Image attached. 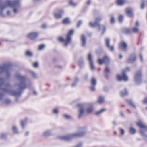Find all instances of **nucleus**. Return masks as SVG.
I'll use <instances>...</instances> for the list:
<instances>
[{
    "mask_svg": "<svg viewBox=\"0 0 147 147\" xmlns=\"http://www.w3.org/2000/svg\"><path fill=\"white\" fill-rule=\"evenodd\" d=\"M119 49L124 52H126L127 50V45L124 41H122L119 45Z\"/></svg>",
    "mask_w": 147,
    "mask_h": 147,
    "instance_id": "9d476101",
    "label": "nucleus"
},
{
    "mask_svg": "<svg viewBox=\"0 0 147 147\" xmlns=\"http://www.w3.org/2000/svg\"><path fill=\"white\" fill-rule=\"evenodd\" d=\"M28 119L26 118L24 120H21V125L22 128H24L25 127L26 124V123Z\"/></svg>",
    "mask_w": 147,
    "mask_h": 147,
    "instance_id": "a878e982",
    "label": "nucleus"
},
{
    "mask_svg": "<svg viewBox=\"0 0 147 147\" xmlns=\"http://www.w3.org/2000/svg\"><path fill=\"white\" fill-rule=\"evenodd\" d=\"M63 22L64 24H69L70 23V21L68 18H66L63 21Z\"/></svg>",
    "mask_w": 147,
    "mask_h": 147,
    "instance_id": "c756f323",
    "label": "nucleus"
},
{
    "mask_svg": "<svg viewBox=\"0 0 147 147\" xmlns=\"http://www.w3.org/2000/svg\"><path fill=\"white\" fill-rule=\"evenodd\" d=\"M143 103L144 104H147V97H146L143 101Z\"/></svg>",
    "mask_w": 147,
    "mask_h": 147,
    "instance_id": "5fc2aeb1",
    "label": "nucleus"
},
{
    "mask_svg": "<svg viewBox=\"0 0 147 147\" xmlns=\"http://www.w3.org/2000/svg\"><path fill=\"white\" fill-rule=\"evenodd\" d=\"M11 102V100L9 98H7L5 99L4 103L6 104H9Z\"/></svg>",
    "mask_w": 147,
    "mask_h": 147,
    "instance_id": "72a5a7b5",
    "label": "nucleus"
},
{
    "mask_svg": "<svg viewBox=\"0 0 147 147\" xmlns=\"http://www.w3.org/2000/svg\"><path fill=\"white\" fill-rule=\"evenodd\" d=\"M91 86L90 87V89L91 91H94L95 90V86L96 84V81L95 78H93L91 80Z\"/></svg>",
    "mask_w": 147,
    "mask_h": 147,
    "instance_id": "f8f14e48",
    "label": "nucleus"
},
{
    "mask_svg": "<svg viewBox=\"0 0 147 147\" xmlns=\"http://www.w3.org/2000/svg\"><path fill=\"white\" fill-rule=\"evenodd\" d=\"M6 3L9 6L13 8L14 13H17L18 9L20 7V1L19 0H15L13 2L7 1Z\"/></svg>",
    "mask_w": 147,
    "mask_h": 147,
    "instance_id": "423d86ee",
    "label": "nucleus"
},
{
    "mask_svg": "<svg viewBox=\"0 0 147 147\" xmlns=\"http://www.w3.org/2000/svg\"><path fill=\"white\" fill-rule=\"evenodd\" d=\"M88 59L90 65V69L92 71H93L95 69V67L93 65V62L92 59V57L90 53H88Z\"/></svg>",
    "mask_w": 147,
    "mask_h": 147,
    "instance_id": "1a4fd4ad",
    "label": "nucleus"
},
{
    "mask_svg": "<svg viewBox=\"0 0 147 147\" xmlns=\"http://www.w3.org/2000/svg\"><path fill=\"white\" fill-rule=\"evenodd\" d=\"M59 13H54V16L57 19L61 18L62 15L64 13V11L62 9L58 10Z\"/></svg>",
    "mask_w": 147,
    "mask_h": 147,
    "instance_id": "ddd939ff",
    "label": "nucleus"
},
{
    "mask_svg": "<svg viewBox=\"0 0 147 147\" xmlns=\"http://www.w3.org/2000/svg\"><path fill=\"white\" fill-rule=\"evenodd\" d=\"M26 55L28 56H32L33 55L32 53L30 51H27L26 52Z\"/></svg>",
    "mask_w": 147,
    "mask_h": 147,
    "instance_id": "e433bc0d",
    "label": "nucleus"
},
{
    "mask_svg": "<svg viewBox=\"0 0 147 147\" xmlns=\"http://www.w3.org/2000/svg\"><path fill=\"white\" fill-rule=\"evenodd\" d=\"M110 72V69L108 66H106L104 70V74L106 78H107L109 76Z\"/></svg>",
    "mask_w": 147,
    "mask_h": 147,
    "instance_id": "412c9836",
    "label": "nucleus"
},
{
    "mask_svg": "<svg viewBox=\"0 0 147 147\" xmlns=\"http://www.w3.org/2000/svg\"><path fill=\"white\" fill-rule=\"evenodd\" d=\"M123 16L121 15H120L118 18L119 21V22L121 23L123 21Z\"/></svg>",
    "mask_w": 147,
    "mask_h": 147,
    "instance_id": "ea45409f",
    "label": "nucleus"
},
{
    "mask_svg": "<svg viewBox=\"0 0 147 147\" xmlns=\"http://www.w3.org/2000/svg\"><path fill=\"white\" fill-rule=\"evenodd\" d=\"M39 66L38 63V62H35L33 64V66L34 67H37Z\"/></svg>",
    "mask_w": 147,
    "mask_h": 147,
    "instance_id": "3c124183",
    "label": "nucleus"
},
{
    "mask_svg": "<svg viewBox=\"0 0 147 147\" xmlns=\"http://www.w3.org/2000/svg\"><path fill=\"white\" fill-rule=\"evenodd\" d=\"M110 22L111 24H113L115 22V19L114 17L113 16H111Z\"/></svg>",
    "mask_w": 147,
    "mask_h": 147,
    "instance_id": "09e8293b",
    "label": "nucleus"
},
{
    "mask_svg": "<svg viewBox=\"0 0 147 147\" xmlns=\"http://www.w3.org/2000/svg\"><path fill=\"white\" fill-rule=\"evenodd\" d=\"M51 134V132L49 131H44L42 134V136H47Z\"/></svg>",
    "mask_w": 147,
    "mask_h": 147,
    "instance_id": "bb28decb",
    "label": "nucleus"
},
{
    "mask_svg": "<svg viewBox=\"0 0 147 147\" xmlns=\"http://www.w3.org/2000/svg\"><path fill=\"white\" fill-rule=\"evenodd\" d=\"M80 130V131L61 136L59 137V138L62 140L69 141L74 138L82 137L86 134L87 131L86 129L84 127L81 128Z\"/></svg>",
    "mask_w": 147,
    "mask_h": 147,
    "instance_id": "f257e3e1",
    "label": "nucleus"
},
{
    "mask_svg": "<svg viewBox=\"0 0 147 147\" xmlns=\"http://www.w3.org/2000/svg\"><path fill=\"white\" fill-rule=\"evenodd\" d=\"M132 31L134 33H137L138 32L139 30L137 28L134 27L133 28Z\"/></svg>",
    "mask_w": 147,
    "mask_h": 147,
    "instance_id": "4c0bfd02",
    "label": "nucleus"
},
{
    "mask_svg": "<svg viewBox=\"0 0 147 147\" xmlns=\"http://www.w3.org/2000/svg\"><path fill=\"white\" fill-rule=\"evenodd\" d=\"M128 94L127 90L126 88L124 89V91H121L120 92L121 95L122 97L128 95Z\"/></svg>",
    "mask_w": 147,
    "mask_h": 147,
    "instance_id": "393cba45",
    "label": "nucleus"
},
{
    "mask_svg": "<svg viewBox=\"0 0 147 147\" xmlns=\"http://www.w3.org/2000/svg\"><path fill=\"white\" fill-rule=\"evenodd\" d=\"M41 27L42 28H43L44 29H45L47 28V25L46 24H44L42 25Z\"/></svg>",
    "mask_w": 147,
    "mask_h": 147,
    "instance_id": "4d7b16f0",
    "label": "nucleus"
},
{
    "mask_svg": "<svg viewBox=\"0 0 147 147\" xmlns=\"http://www.w3.org/2000/svg\"><path fill=\"white\" fill-rule=\"evenodd\" d=\"M69 4L74 6H75L76 5V4L74 3L72 0H71L70 1Z\"/></svg>",
    "mask_w": 147,
    "mask_h": 147,
    "instance_id": "864d4df0",
    "label": "nucleus"
},
{
    "mask_svg": "<svg viewBox=\"0 0 147 147\" xmlns=\"http://www.w3.org/2000/svg\"><path fill=\"white\" fill-rule=\"evenodd\" d=\"M102 19V18L100 17L96 18L94 22H90L89 23V26L92 27L97 26L98 31H99L101 30V27H102L103 28V30L101 33V35H102L104 34L106 30V28L105 25H102L101 26L99 24V22Z\"/></svg>",
    "mask_w": 147,
    "mask_h": 147,
    "instance_id": "7ed1b4c3",
    "label": "nucleus"
},
{
    "mask_svg": "<svg viewBox=\"0 0 147 147\" xmlns=\"http://www.w3.org/2000/svg\"><path fill=\"white\" fill-rule=\"evenodd\" d=\"M77 106L79 108V115L78 118L80 119L83 116L84 111L86 112L88 114L91 113L93 111V107L92 105H90L89 107L87 108L86 109L84 110V105L82 104H78Z\"/></svg>",
    "mask_w": 147,
    "mask_h": 147,
    "instance_id": "f03ea898",
    "label": "nucleus"
},
{
    "mask_svg": "<svg viewBox=\"0 0 147 147\" xmlns=\"http://www.w3.org/2000/svg\"><path fill=\"white\" fill-rule=\"evenodd\" d=\"M104 63L106 65H109L110 63V60L109 58L107 55H105L103 57Z\"/></svg>",
    "mask_w": 147,
    "mask_h": 147,
    "instance_id": "4be33fe9",
    "label": "nucleus"
},
{
    "mask_svg": "<svg viewBox=\"0 0 147 147\" xmlns=\"http://www.w3.org/2000/svg\"><path fill=\"white\" fill-rule=\"evenodd\" d=\"M125 0H117L116 3L119 5L121 6L125 3Z\"/></svg>",
    "mask_w": 147,
    "mask_h": 147,
    "instance_id": "b1692460",
    "label": "nucleus"
},
{
    "mask_svg": "<svg viewBox=\"0 0 147 147\" xmlns=\"http://www.w3.org/2000/svg\"><path fill=\"white\" fill-rule=\"evenodd\" d=\"M31 73L32 76L34 78V79H36L37 78V76H36V75L35 73L33 71H31Z\"/></svg>",
    "mask_w": 147,
    "mask_h": 147,
    "instance_id": "58836bf2",
    "label": "nucleus"
},
{
    "mask_svg": "<svg viewBox=\"0 0 147 147\" xmlns=\"http://www.w3.org/2000/svg\"><path fill=\"white\" fill-rule=\"evenodd\" d=\"M145 7L144 4V0H142V2L141 4V5L140 7V8L141 9H143Z\"/></svg>",
    "mask_w": 147,
    "mask_h": 147,
    "instance_id": "37998d69",
    "label": "nucleus"
},
{
    "mask_svg": "<svg viewBox=\"0 0 147 147\" xmlns=\"http://www.w3.org/2000/svg\"><path fill=\"white\" fill-rule=\"evenodd\" d=\"M78 64L80 68H83L85 65V63L83 59L81 57L80 58L78 61Z\"/></svg>",
    "mask_w": 147,
    "mask_h": 147,
    "instance_id": "f3484780",
    "label": "nucleus"
},
{
    "mask_svg": "<svg viewBox=\"0 0 147 147\" xmlns=\"http://www.w3.org/2000/svg\"><path fill=\"white\" fill-rule=\"evenodd\" d=\"M63 117H65L66 119H70L71 118V117L68 115H67L66 114H64L63 115Z\"/></svg>",
    "mask_w": 147,
    "mask_h": 147,
    "instance_id": "79ce46f5",
    "label": "nucleus"
},
{
    "mask_svg": "<svg viewBox=\"0 0 147 147\" xmlns=\"http://www.w3.org/2000/svg\"><path fill=\"white\" fill-rule=\"evenodd\" d=\"M7 136V135L5 133H3L1 134L0 136V138L1 139H5Z\"/></svg>",
    "mask_w": 147,
    "mask_h": 147,
    "instance_id": "f704fd0d",
    "label": "nucleus"
},
{
    "mask_svg": "<svg viewBox=\"0 0 147 147\" xmlns=\"http://www.w3.org/2000/svg\"><path fill=\"white\" fill-rule=\"evenodd\" d=\"M53 112L56 114L58 113L59 111L57 109H54L52 110Z\"/></svg>",
    "mask_w": 147,
    "mask_h": 147,
    "instance_id": "8fccbe9b",
    "label": "nucleus"
},
{
    "mask_svg": "<svg viewBox=\"0 0 147 147\" xmlns=\"http://www.w3.org/2000/svg\"><path fill=\"white\" fill-rule=\"evenodd\" d=\"M125 101H126L128 104L131 107L135 108L136 107V106L133 102L131 99H126Z\"/></svg>",
    "mask_w": 147,
    "mask_h": 147,
    "instance_id": "aec40b11",
    "label": "nucleus"
},
{
    "mask_svg": "<svg viewBox=\"0 0 147 147\" xmlns=\"http://www.w3.org/2000/svg\"><path fill=\"white\" fill-rule=\"evenodd\" d=\"M106 110L105 109H102L101 110L97 111L95 113V114L96 115H99L100 114H101Z\"/></svg>",
    "mask_w": 147,
    "mask_h": 147,
    "instance_id": "c85d7f7f",
    "label": "nucleus"
},
{
    "mask_svg": "<svg viewBox=\"0 0 147 147\" xmlns=\"http://www.w3.org/2000/svg\"><path fill=\"white\" fill-rule=\"evenodd\" d=\"M86 37L84 34L81 35V40L82 41L81 45L83 47H84L86 43Z\"/></svg>",
    "mask_w": 147,
    "mask_h": 147,
    "instance_id": "6ab92c4d",
    "label": "nucleus"
},
{
    "mask_svg": "<svg viewBox=\"0 0 147 147\" xmlns=\"http://www.w3.org/2000/svg\"><path fill=\"white\" fill-rule=\"evenodd\" d=\"M4 95L3 94L0 93V100H1Z\"/></svg>",
    "mask_w": 147,
    "mask_h": 147,
    "instance_id": "0e129e2a",
    "label": "nucleus"
},
{
    "mask_svg": "<svg viewBox=\"0 0 147 147\" xmlns=\"http://www.w3.org/2000/svg\"><path fill=\"white\" fill-rule=\"evenodd\" d=\"M102 52V50L101 49H98L96 51V53L98 55H100Z\"/></svg>",
    "mask_w": 147,
    "mask_h": 147,
    "instance_id": "de8ad7c7",
    "label": "nucleus"
},
{
    "mask_svg": "<svg viewBox=\"0 0 147 147\" xmlns=\"http://www.w3.org/2000/svg\"><path fill=\"white\" fill-rule=\"evenodd\" d=\"M120 133L121 134V135H123L125 133V131H124V130L123 129H122V128H120Z\"/></svg>",
    "mask_w": 147,
    "mask_h": 147,
    "instance_id": "603ef678",
    "label": "nucleus"
},
{
    "mask_svg": "<svg viewBox=\"0 0 147 147\" xmlns=\"http://www.w3.org/2000/svg\"><path fill=\"white\" fill-rule=\"evenodd\" d=\"M122 33L126 35H129L131 33V30L128 28H123L122 29Z\"/></svg>",
    "mask_w": 147,
    "mask_h": 147,
    "instance_id": "a211bd4d",
    "label": "nucleus"
},
{
    "mask_svg": "<svg viewBox=\"0 0 147 147\" xmlns=\"http://www.w3.org/2000/svg\"><path fill=\"white\" fill-rule=\"evenodd\" d=\"M105 45L107 48L111 52H113L114 50V46L110 45V39L109 38H105Z\"/></svg>",
    "mask_w": 147,
    "mask_h": 147,
    "instance_id": "6e6552de",
    "label": "nucleus"
},
{
    "mask_svg": "<svg viewBox=\"0 0 147 147\" xmlns=\"http://www.w3.org/2000/svg\"><path fill=\"white\" fill-rule=\"evenodd\" d=\"M79 79L78 77H76L75 78L74 82L77 83V82L79 81Z\"/></svg>",
    "mask_w": 147,
    "mask_h": 147,
    "instance_id": "6e6d98bb",
    "label": "nucleus"
},
{
    "mask_svg": "<svg viewBox=\"0 0 147 147\" xmlns=\"http://www.w3.org/2000/svg\"><path fill=\"white\" fill-rule=\"evenodd\" d=\"M142 70L139 69L137 70L135 73L134 76V82L137 85H140L142 82Z\"/></svg>",
    "mask_w": 147,
    "mask_h": 147,
    "instance_id": "0eeeda50",
    "label": "nucleus"
},
{
    "mask_svg": "<svg viewBox=\"0 0 147 147\" xmlns=\"http://www.w3.org/2000/svg\"><path fill=\"white\" fill-rule=\"evenodd\" d=\"M20 96V95L19 96H16V99H15V101L16 102H17L18 101V100H19L18 98L17 97H19Z\"/></svg>",
    "mask_w": 147,
    "mask_h": 147,
    "instance_id": "338daca9",
    "label": "nucleus"
},
{
    "mask_svg": "<svg viewBox=\"0 0 147 147\" xmlns=\"http://www.w3.org/2000/svg\"><path fill=\"white\" fill-rule=\"evenodd\" d=\"M98 62L99 64L101 65L103 64L104 63L103 59H102L100 58L98 59Z\"/></svg>",
    "mask_w": 147,
    "mask_h": 147,
    "instance_id": "a19ab883",
    "label": "nucleus"
},
{
    "mask_svg": "<svg viewBox=\"0 0 147 147\" xmlns=\"http://www.w3.org/2000/svg\"><path fill=\"white\" fill-rule=\"evenodd\" d=\"M104 91L106 92H108L109 91L108 88L107 87H105L104 88Z\"/></svg>",
    "mask_w": 147,
    "mask_h": 147,
    "instance_id": "e2e57ef3",
    "label": "nucleus"
},
{
    "mask_svg": "<svg viewBox=\"0 0 147 147\" xmlns=\"http://www.w3.org/2000/svg\"><path fill=\"white\" fill-rule=\"evenodd\" d=\"M120 114L121 117H125V115L122 111H121L120 112Z\"/></svg>",
    "mask_w": 147,
    "mask_h": 147,
    "instance_id": "052dcab7",
    "label": "nucleus"
},
{
    "mask_svg": "<svg viewBox=\"0 0 147 147\" xmlns=\"http://www.w3.org/2000/svg\"><path fill=\"white\" fill-rule=\"evenodd\" d=\"M139 24L138 21H136L135 24V26L136 27H138L139 26Z\"/></svg>",
    "mask_w": 147,
    "mask_h": 147,
    "instance_id": "69168bd1",
    "label": "nucleus"
},
{
    "mask_svg": "<svg viewBox=\"0 0 147 147\" xmlns=\"http://www.w3.org/2000/svg\"><path fill=\"white\" fill-rule=\"evenodd\" d=\"M58 40L59 41L61 42H64V41L65 40V39H64L62 37H60L58 38Z\"/></svg>",
    "mask_w": 147,
    "mask_h": 147,
    "instance_id": "c03bdc74",
    "label": "nucleus"
},
{
    "mask_svg": "<svg viewBox=\"0 0 147 147\" xmlns=\"http://www.w3.org/2000/svg\"><path fill=\"white\" fill-rule=\"evenodd\" d=\"M129 131L130 133L131 134H134L136 131V129L133 127H130L129 128Z\"/></svg>",
    "mask_w": 147,
    "mask_h": 147,
    "instance_id": "cd10ccee",
    "label": "nucleus"
},
{
    "mask_svg": "<svg viewBox=\"0 0 147 147\" xmlns=\"http://www.w3.org/2000/svg\"><path fill=\"white\" fill-rule=\"evenodd\" d=\"M76 84L77 83L74 82L71 85V87H75L76 86Z\"/></svg>",
    "mask_w": 147,
    "mask_h": 147,
    "instance_id": "13d9d810",
    "label": "nucleus"
},
{
    "mask_svg": "<svg viewBox=\"0 0 147 147\" xmlns=\"http://www.w3.org/2000/svg\"><path fill=\"white\" fill-rule=\"evenodd\" d=\"M122 75H117V78L119 81L123 80L124 81H127L128 80V78L125 74L122 73Z\"/></svg>",
    "mask_w": 147,
    "mask_h": 147,
    "instance_id": "9b49d317",
    "label": "nucleus"
},
{
    "mask_svg": "<svg viewBox=\"0 0 147 147\" xmlns=\"http://www.w3.org/2000/svg\"><path fill=\"white\" fill-rule=\"evenodd\" d=\"M38 34L37 32H32L30 33L28 35V37L30 39L33 40L38 37Z\"/></svg>",
    "mask_w": 147,
    "mask_h": 147,
    "instance_id": "dca6fc26",
    "label": "nucleus"
},
{
    "mask_svg": "<svg viewBox=\"0 0 147 147\" xmlns=\"http://www.w3.org/2000/svg\"><path fill=\"white\" fill-rule=\"evenodd\" d=\"M91 3V1L90 0H88L87 2V4L88 5H89Z\"/></svg>",
    "mask_w": 147,
    "mask_h": 147,
    "instance_id": "774afa93",
    "label": "nucleus"
},
{
    "mask_svg": "<svg viewBox=\"0 0 147 147\" xmlns=\"http://www.w3.org/2000/svg\"><path fill=\"white\" fill-rule=\"evenodd\" d=\"M74 32V30H70L68 32V33L67 35V36H69L70 37H71V36L73 34Z\"/></svg>",
    "mask_w": 147,
    "mask_h": 147,
    "instance_id": "c9c22d12",
    "label": "nucleus"
},
{
    "mask_svg": "<svg viewBox=\"0 0 147 147\" xmlns=\"http://www.w3.org/2000/svg\"><path fill=\"white\" fill-rule=\"evenodd\" d=\"M104 101V98L102 97H99L98 100V102L99 103H101Z\"/></svg>",
    "mask_w": 147,
    "mask_h": 147,
    "instance_id": "7c9ffc66",
    "label": "nucleus"
},
{
    "mask_svg": "<svg viewBox=\"0 0 147 147\" xmlns=\"http://www.w3.org/2000/svg\"><path fill=\"white\" fill-rule=\"evenodd\" d=\"M45 45L43 44H42L40 45L39 46L38 49L40 50H41L43 49L45 47Z\"/></svg>",
    "mask_w": 147,
    "mask_h": 147,
    "instance_id": "49530a36",
    "label": "nucleus"
},
{
    "mask_svg": "<svg viewBox=\"0 0 147 147\" xmlns=\"http://www.w3.org/2000/svg\"><path fill=\"white\" fill-rule=\"evenodd\" d=\"M132 10V9L131 7H128L126 8L125 12L128 17H132L133 16Z\"/></svg>",
    "mask_w": 147,
    "mask_h": 147,
    "instance_id": "4468645a",
    "label": "nucleus"
},
{
    "mask_svg": "<svg viewBox=\"0 0 147 147\" xmlns=\"http://www.w3.org/2000/svg\"><path fill=\"white\" fill-rule=\"evenodd\" d=\"M130 69L128 67H125L124 69H123L122 71V73H123L125 74L126 72H127L129 71Z\"/></svg>",
    "mask_w": 147,
    "mask_h": 147,
    "instance_id": "2f4dec72",
    "label": "nucleus"
},
{
    "mask_svg": "<svg viewBox=\"0 0 147 147\" xmlns=\"http://www.w3.org/2000/svg\"><path fill=\"white\" fill-rule=\"evenodd\" d=\"M71 40V37H70L69 36H66V39H65L64 41V45L67 46L70 43Z\"/></svg>",
    "mask_w": 147,
    "mask_h": 147,
    "instance_id": "5701e85b",
    "label": "nucleus"
},
{
    "mask_svg": "<svg viewBox=\"0 0 147 147\" xmlns=\"http://www.w3.org/2000/svg\"><path fill=\"white\" fill-rule=\"evenodd\" d=\"M82 22L81 20H79L78 22L77 27L78 28H79L80 26L82 24Z\"/></svg>",
    "mask_w": 147,
    "mask_h": 147,
    "instance_id": "a18cd8bd",
    "label": "nucleus"
},
{
    "mask_svg": "<svg viewBox=\"0 0 147 147\" xmlns=\"http://www.w3.org/2000/svg\"><path fill=\"white\" fill-rule=\"evenodd\" d=\"M139 56H140V59L141 61L142 62L143 61V57H142V54H140L139 55Z\"/></svg>",
    "mask_w": 147,
    "mask_h": 147,
    "instance_id": "680f3d73",
    "label": "nucleus"
},
{
    "mask_svg": "<svg viewBox=\"0 0 147 147\" xmlns=\"http://www.w3.org/2000/svg\"><path fill=\"white\" fill-rule=\"evenodd\" d=\"M12 67V65L11 63H7L3 66H0V75L6 71L7 77L9 78L10 76V74L9 71Z\"/></svg>",
    "mask_w": 147,
    "mask_h": 147,
    "instance_id": "20e7f679",
    "label": "nucleus"
},
{
    "mask_svg": "<svg viewBox=\"0 0 147 147\" xmlns=\"http://www.w3.org/2000/svg\"><path fill=\"white\" fill-rule=\"evenodd\" d=\"M12 130L13 132L15 134H18L19 132L17 128L15 126H13L12 128Z\"/></svg>",
    "mask_w": 147,
    "mask_h": 147,
    "instance_id": "473e14b6",
    "label": "nucleus"
},
{
    "mask_svg": "<svg viewBox=\"0 0 147 147\" xmlns=\"http://www.w3.org/2000/svg\"><path fill=\"white\" fill-rule=\"evenodd\" d=\"M86 34L89 37L91 36L92 34V33H89L88 32H86Z\"/></svg>",
    "mask_w": 147,
    "mask_h": 147,
    "instance_id": "bf43d9fd",
    "label": "nucleus"
},
{
    "mask_svg": "<svg viewBox=\"0 0 147 147\" xmlns=\"http://www.w3.org/2000/svg\"><path fill=\"white\" fill-rule=\"evenodd\" d=\"M136 57L134 54H131L129 55L128 62L130 63H133L136 60Z\"/></svg>",
    "mask_w": 147,
    "mask_h": 147,
    "instance_id": "2eb2a0df",
    "label": "nucleus"
},
{
    "mask_svg": "<svg viewBox=\"0 0 147 147\" xmlns=\"http://www.w3.org/2000/svg\"><path fill=\"white\" fill-rule=\"evenodd\" d=\"M137 125L140 128V132L143 138L146 140H147V134L145 133L147 132V126L144 125L141 122L137 123Z\"/></svg>",
    "mask_w": 147,
    "mask_h": 147,
    "instance_id": "39448f33",
    "label": "nucleus"
}]
</instances>
